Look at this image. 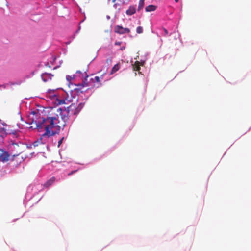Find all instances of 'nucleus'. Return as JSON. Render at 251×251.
I'll return each instance as SVG.
<instances>
[{
  "label": "nucleus",
  "mask_w": 251,
  "mask_h": 251,
  "mask_svg": "<svg viewBox=\"0 0 251 251\" xmlns=\"http://www.w3.org/2000/svg\"><path fill=\"white\" fill-rule=\"evenodd\" d=\"M179 0H175V2H178L179 1Z\"/></svg>",
  "instance_id": "obj_23"
},
{
  "label": "nucleus",
  "mask_w": 251,
  "mask_h": 251,
  "mask_svg": "<svg viewBox=\"0 0 251 251\" xmlns=\"http://www.w3.org/2000/svg\"><path fill=\"white\" fill-rule=\"evenodd\" d=\"M10 133H12V134L16 135H17V131L15 130L13 131H11V132Z\"/></svg>",
  "instance_id": "obj_19"
},
{
  "label": "nucleus",
  "mask_w": 251,
  "mask_h": 251,
  "mask_svg": "<svg viewBox=\"0 0 251 251\" xmlns=\"http://www.w3.org/2000/svg\"><path fill=\"white\" fill-rule=\"evenodd\" d=\"M84 105V103H80L79 105L76 107L75 103H71V106L70 108H72L75 110V113H78L82 109Z\"/></svg>",
  "instance_id": "obj_5"
},
{
  "label": "nucleus",
  "mask_w": 251,
  "mask_h": 251,
  "mask_svg": "<svg viewBox=\"0 0 251 251\" xmlns=\"http://www.w3.org/2000/svg\"><path fill=\"white\" fill-rule=\"evenodd\" d=\"M125 49V47H121V50H124Z\"/></svg>",
  "instance_id": "obj_21"
},
{
  "label": "nucleus",
  "mask_w": 251,
  "mask_h": 251,
  "mask_svg": "<svg viewBox=\"0 0 251 251\" xmlns=\"http://www.w3.org/2000/svg\"><path fill=\"white\" fill-rule=\"evenodd\" d=\"M163 30L164 31V36H167L168 34V32L167 31V30L164 28H163Z\"/></svg>",
  "instance_id": "obj_18"
},
{
  "label": "nucleus",
  "mask_w": 251,
  "mask_h": 251,
  "mask_svg": "<svg viewBox=\"0 0 251 251\" xmlns=\"http://www.w3.org/2000/svg\"><path fill=\"white\" fill-rule=\"evenodd\" d=\"M133 70L135 71H139L140 70V62L138 61L132 64Z\"/></svg>",
  "instance_id": "obj_9"
},
{
  "label": "nucleus",
  "mask_w": 251,
  "mask_h": 251,
  "mask_svg": "<svg viewBox=\"0 0 251 251\" xmlns=\"http://www.w3.org/2000/svg\"><path fill=\"white\" fill-rule=\"evenodd\" d=\"M6 135V132L4 128L0 127V138H3Z\"/></svg>",
  "instance_id": "obj_14"
},
{
  "label": "nucleus",
  "mask_w": 251,
  "mask_h": 251,
  "mask_svg": "<svg viewBox=\"0 0 251 251\" xmlns=\"http://www.w3.org/2000/svg\"><path fill=\"white\" fill-rule=\"evenodd\" d=\"M53 75L50 73H45L42 74L41 77L44 82H48L51 80Z\"/></svg>",
  "instance_id": "obj_6"
},
{
  "label": "nucleus",
  "mask_w": 251,
  "mask_h": 251,
  "mask_svg": "<svg viewBox=\"0 0 251 251\" xmlns=\"http://www.w3.org/2000/svg\"><path fill=\"white\" fill-rule=\"evenodd\" d=\"M64 139V137H62L61 139L58 141V147H59L61 145V144L63 142V141Z\"/></svg>",
  "instance_id": "obj_16"
},
{
  "label": "nucleus",
  "mask_w": 251,
  "mask_h": 251,
  "mask_svg": "<svg viewBox=\"0 0 251 251\" xmlns=\"http://www.w3.org/2000/svg\"><path fill=\"white\" fill-rule=\"evenodd\" d=\"M136 32L138 34H141L143 32V28L141 26L137 27L136 29Z\"/></svg>",
  "instance_id": "obj_15"
},
{
  "label": "nucleus",
  "mask_w": 251,
  "mask_h": 251,
  "mask_svg": "<svg viewBox=\"0 0 251 251\" xmlns=\"http://www.w3.org/2000/svg\"><path fill=\"white\" fill-rule=\"evenodd\" d=\"M77 171V170L72 171L68 174V176H71Z\"/></svg>",
  "instance_id": "obj_17"
},
{
  "label": "nucleus",
  "mask_w": 251,
  "mask_h": 251,
  "mask_svg": "<svg viewBox=\"0 0 251 251\" xmlns=\"http://www.w3.org/2000/svg\"><path fill=\"white\" fill-rule=\"evenodd\" d=\"M55 178L54 177H51L48 181H47L45 184L44 186L46 187H48L51 185L55 181Z\"/></svg>",
  "instance_id": "obj_8"
},
{
  "label": "nucleus",
  "mask_w": 251,
  "mask_h": 251,
  "mask_svg": "<svg viewBox=\"0 0 251 251\" xmlns=\"http://www.w3.org/2000/svg\"><path fill=\"white\" fill-rule=\"evenodd\" d=\"M136 12V8L134 6H130L126 11V14L127 15H132Z\"/></svg>",
  "instance_id": "obj_7"
},
{
  "label": "nucleus",
  "mask_w": 251,
  "mask_h": 251,
  "mask_svg": "<svg viewBox=\"0 0 251 251\" xmlns=\"http://www.w3.org/2000/svg\"><path fill=\"white\" fill-rule=\"evenodd\" d=\"M157 7L153 5H150L145 8L146 12H152L156 9Z\"/></svg>",
  "instance_id": "obj_11"
},
{
  "label": "nucleus",
  "mask_w": 251,
  "mask_h": 251,
  "mask_svg": "<svg viewBox=\"0 0 251 251\" xmlns=\"http://www.w3.org/2000/svg\"><path fill=\"white\" fill-rule=\"evenodd\" d=\"M89 77V76L87 75L85 76L84 80L83 81V82L81 84H78L77 85V88H76V90H77L78 92H80L81 93L83 92V90H82V88L85 87H88L90 85L89 83L90 82H91L92 84L95 85L96 83H99L100 85H101L100 79L99 76H95L93 78H91L90 79V81H88V78Z\"/></svg>",
  "instance_id": "obj_2"
},
{
  "label": "nucleus",
  "mask_w": 251,
  "mask_h": 251,
  "mask_svg": "<svg viewBox=\"0 0 251 251\" xmlns=\"http://www.w3.org/2000/svg\"><path fill=\"white\" fill-rule=\"evenodd\" d=\"M115 44L116 45H120L121 44V42H116Z\"/></svg>",
  "instance_id": "obj_20"
},
{
  "label": "nucleus",
  "mask_w": 251,
  "mask_h": 251,
  "mask_svg": "<svg viewBox=\"0 0 251 251\" xmlns=\"http://www.w3.org/2000/svg\"><path fill=\"white\" fill-rule=\"evenodd\" d=\"M76 73H81V72L80 71H77Z\"/></svg>",
  "instance_id": "obj_22"
},
{
  "label": "nucleus",
  "mask_w": 251,
  "mask_h": 251,
  "mask_svg": "<svg viewBox=\"0 0 251 251\" xmlns=\"http://www.w3.org/2000/svg\"><path fill=\"white\" fill-rule=\"evenodd\" d=\"M120 68V65L119 63H117L116 65H115L113 68L111 69V72L110 73V75H112L115 72H116L117 71H118Z\"/></svg>",
  "instance_id": "obj_10"
},
{
  "label": "nucleus",
  "mask_w": 251,
  "mask_h": 251,
  "mask_svg": "<svg viewBox=\"0 0 251 251\" xmlns=\"http://www.w3.org/2000/svg\"><path fill=\"white\" fill-rule=\"evenodd\" d=\"M144 1L145 0H140L139 2L138 7V11H140L143 9L144 6Z\"/></svg>",
  "instance_id": "obj_13"
},
{
  "label": "nucleus",
  "mask_w": 251,
  "mask_h": 251,
  "mask_svg": "<svg viewBox=\"0 0 251 251\" xmlns=\"http://www.w3.org/2000/svg\"><path fill=\"white\" fill-rule=\"evenodd\" d=\"M9 154L8 152L0 148V161L5 162L9 160Z\"/></svg>",
  "instance_id": "obj_3"
},
{
  "label": "nucleus",
  "mask_w": 251,
  "mask_h": 251,
  "mask_svg": "<svg viewBox=\"0 0 251 251\" xmlns=\"http://www.w3.org/2000/svg\"><path fill=\"white\" fill-rule=\"evenodd\" d=\"M71 106V104L64 109L61 108H52L49 112V114L44 117L39 116L38 111L31 112V115H33L32 123L36 124L38 130L44 128L45 130V132L34 142V146H37L39 144H46L50 138L59 133L61 127L65 126L69 116L77 114L75 113V110L70 108Z\"/></svg>",
  "instance_id": "obj_1"
},
{
  "label": "nucleus",
  "mask_w": 251,
  "mask_h": 251,
  "mask_svg": "<svg viewBox=\"0 0 251 251\" xmlns=\"http://www.w3.org/2000/svg\"><path fill=\"white\" fill-rule=\"evenodd\" d=\"M68 102H72L71 100L67 99H62L57 100V104H68Z\"/></svg>",
  "instance_id": "obj_12"
},
{
  "label": "nucleus",
  "mask_w": 251,
  "mask_h": 251,
  "mask_svg": "<svg viewBox=\"0 0 251 251\" xmlns=\"http://www.w3.org/2000/svg\"><path fill=\"white\" fill-rule=\"evenodd\" d=\"M114 31L116 33L120 34H123L126 33H129L130 32V29L127 28H123L122 26L117 25L115 27Z\"/></svg>",
  "instance_id": "obj_4"
}]
</instances>
